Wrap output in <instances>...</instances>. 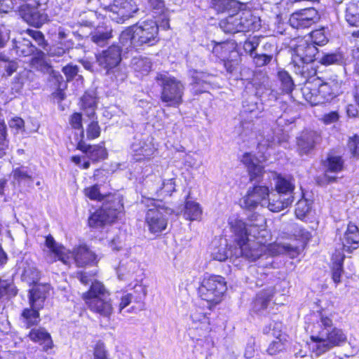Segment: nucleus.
Segmentation results:
<instances>
[{
  "mask_svg": "<svg viewBox=\"0 0 359 359\" xmlns=\"http://www.w3.org/2000/svg\"><path fill=\"white\" fill-rule=\"evenodd\" d=\"M228 223L238 245L233 255L250 261L260 258L261 250L257 247L264 244L269 236L264 217L253 214L249 218V222L245 224L241 219L233 215L229 217Z\"/></svg>",
  "mask_w": 359,
  "mask_h": 359,
  "instance_id": "f257e3e1",
  "label": "nucleus"
},
{
  "mask_svg": "<svg viewBox=\"0 0 359 359\" xmlns=\"http://www.w3.org/2000/svg\"><path fill=\"white\" fill-rule=\"evenodd\" d=\"M311 319L316 323L308 325L306 330L311 332L310 348L316 355L346 342V334L341 329L333 327L332 320L328 316L314 313Z\"/></svg>",
  "mask_w": 359,
  "mask_h": 359,
  "instance_id": "f03ea898",
  "label": "nucleus"
},
{
  "mask_svg": "<svg viewBox=\"0 0 359 359\" xmlns=\"http://www.w3.org/2000/svg\"><path fill=\"white\" fill-rule=\"evenodd\" d=\"M158 25L156 21L147 20L128 27L119 37L122 47L130 51L147 44L152 46L158 41Z\"/></svg>",
  "mask_w": 359,
  "mask_h": 359,
  "instance_id": "7ed1b4c3",
  "label": "nucleus"
},
{
  "mask_svg": "<svg viewBox=\"0 0 359 359\" xmlns=\"http://www.w3.org/2000/svg\"><path fill=\"white\" fill-rule=\"evenodd\" d=\"M46 245L49 249L47 259L50 262L58 259L65 265L70 266L72 263H75L79 267L97 262L96 255L86 245H80L71 252L56 243L51 236L46 238Z\"/></svg>",
  "mask_w": 359,
  "mask_h": 359,
  "instance_id": "20e7f679",
  "label": "nucleus"
},
{
  "mask_svg": "<svg viewBox=\"0 0 359 359\" xmlns=\"http://www.w3.org/2000/svg\"><path fill=\"white\" fill-rule=\"evenodd\" d=\"M79 278L84 285L91 283L89 290L83 294V299L88 308L92 311L104 317L110 316L113 307L109 293L104 285L99 281L94 280L86 273H81Z\"/></svg>",
  "mask_w": 359,
  "mask_h": 359,
  "instance_id": "39448f33",
  "label": "nucleus"
},
{
  "mask_svg": "<svg viewBox=\"0 0 359 359\" xmlns=\"http://www.w3.org/2000/svg\"><path fill=\"white\" fill-rule=\"evenodd\" d=\"M341 81L337 78L323 81L320 78L307 81L302 88L305 100L311 105L329 102L341 93Z\"/></svg>",
  "mask_w": 359,
  "mask_h": 359,
  "instance_id": "423d86ee",
  "label": "nucleus"
},
{
  "mask_svg": "<svg viewBox=\"0 0 359 359\" xmlns=\"http://www.w3.org/2000/svg\"><path fill=\"white\" fill-rule=\"evenodd\" d=\"M219 27L224 32L230 34L255 31L260 28L261 20L250 10H241L222 20Z\"/></svg>",
  "mask_w": 359,
  "mask_h": 359,
  "instance_id": "0eeeda50",
  "label": "nucleus"
},
{
  "mask_svg": "<svg viewBox=\"0 0 359 359\" xmlns=\"http://www.w3.org/2000/svg\"><path fill=\"white\" fill-rule=\"evenodd\" d=\"M50 290L48 284H37L29 290V309H25L21 314L22 322L26 327L36 325L40 321L39 311L43 307L44 301Z\"/></svg>",
  "mask_w": 359,
  "mask_h": 359,
  "instance_id": "6e6552de",
  "label": "nucleus"
},
{
  "mask_svg": "<svg viewBox=\"0 0 359 359\" xmlns=\"http://www.w3.org/2000/svg\"><path fill=\"white\" fill-rule=\"evenodd\" d=\"M142 203L148 208L146 214V223L152 233H159L166 229L168 216L173 210L165 205L161 201L154 198H144Z\"/></svg>",
  "mask_w": 359,
  "mask_h": 359,
  "instance_id": "1a4fd4ad",
  "label": "nucleus"
},
{
  "mask_svg": "<svg viewBox=\"0 0 359 359\" xmlns=\"http://www.w3.org/2000/svg\"><path fill=\"white\" fill-rule=\"evenodd\" d=\"M156 80L161 87V100L168 107H177L182 103L183 83L168 74H158Z\"/></svg>",
  "mask_w": 359,
  "mask_h": 359,
  "instance_id": "9d476101",
  "label": "nucleus"
},
{
  "mask_svg": "<svg viewBox=\"0 0 359 359\" xmlns=\"http://www.w3.org/2000/svg\"><path fill=\"white\" fill-rule=\"evenodd\" d=\"M226 291L225 278L221 276L210 274L204 276L198 290L201 299L212 304L219 303Z\"/></svg>",
  "mask_w": 359,
  "mask_h": 359,
  "instance_id": "9b49d317",
  "label": "nucleus"
},
{
  "mask_svg": "<svg viewBox=\"0 0 359 359\" xmlns=\"http://www.w3.org/2000/svg\"><path fill=\"white\" fill-rule=\"evenodd\" d=\"M214 43L212 53L222 61L226 70L229 73L235 72L240 63V55L236 50V44L231 41L219 43L212 41Z\"/></svg>",
  "mask_w": 359,
  "mask_h": 359,
  "instance_id": "f8f14e48",
  "label": "nucleus"
},
{
  "mask_svg": "<svg viewBox=\"0 0 359 359\" xmlns=\"http://www.w3.org/2000/svg\"><path fill=\"white\" fill-rule=\"evenodd\" d=\"M139 10L133 0H114L105 8V15L117 23H123Z\"/></svg>",
  "mask_w": 359,
  "mask_h": 359,
  "instance_id": "ddd939ff",
  "label": "nucleus"
},
{
  "mask_svg": "<svg viewBox=\"0 0 359 359\" xmlns=\"http://www.w3.org/2000/svg\"><path fill=\"white\" fill-rule=\"evenodd\" d=\"M292 61L300 67V64H309L315 60L318 48L308 39L298 38L294 41Z\"/></svg>",
  "mask_w": 359,
  "mask_h": 359,
  "instance_id": "4468645a",
  "label": "nucleus"
},
{
  "mask_svg": "<svg viewBox=\"0 0 359 359\" xmlns=\"http://www.w3.org/2000/svg\"><path fill=\"white\" fill-rule=\"evenodd\" d=\"M123 208L120 201H117L114 206L105 205L102 208L96 210L88 219L89 226L91 227H101L107 223L112 222Z\"/></svg>",
  "mask_w": 359,
  "mask_h": 359,
  "instance_id": "2eb2a0df",
  "label": "nucleus"
},
{
  "mask_svg": "<svg viewBox=\"0 0 359 359\" xmlns=\"http://www.w3.org/2000/svg\"><path fill=\"white\" fill-rule=\"evenodd\" d=\"M131 153L136 161L150 158L156 150L154 138L149 135L135 137L130 146Z\"/></svg>",
  "mask_w": 359,
  "mask_h": 359,
  "instance_id": "dca6fc26",
  "label": "nucleus"
},
{
  "mask_svg": "<svg viewBox=\"0 0 359 359\" xmlns=\"http://www.w3.org/2000/svg\"><path fill=\"white\" fill-rule=\"evenodd\" d=\"M320 19L317 10L313 8L301 9L293 13L289 19L290 25L295 29H306L316 23Z\"/></svg>",
  "mask_w": 359,
  "mask_h": 359,
  "instance_id": "f3484780",
  "label": "nucleus"
},
{
  "mask_svg": "<svg viewBox=\"0 0 359 359\" xmlns=\"http://www.w3.org/2000/svg\"><path fill=\"white\" fill-rule=\"evenodd\" d=\"M121 52L118 46H111L96 55V62L100 67L106 70V73H110L112 68H116L120 64Z\"/></svg>",
  "mask_w": 359,
  "mask_h": 359,
  "instance_id": "a211bd4d",
  "label": "nucleus"
},
{
  "mask_svg": "<svg viewBox=\"0 0 359 359\" xmlns=\"http://www.w3.org/2000/svg\"><path fill=\"white\" fill-rule=\"evenodd\" d=\"M269 194V187L265 185L255 186L249 189L246 196L241 201V206L245 209L253 210L259 204L262 206L263 201L266 195Z\"/></svg>",
  "mask_w": 359,
  "mask_h": 359,
  "instance_id": "6ab92c4d",
  "label": "nucleus"
},
{
  "mask_svg": "<svg viewBox=\"0 0 359 359\" xmlns=\"http://www.w3.org/2000/svg\"><path fill=\"white\" fill-rule=\"evenodd\" d=\"M344 162L341 156L335 155L333 153H329L325 161L323 162V165L325 169L324 180L325 183H330L336 180V177L330 176L328 172L338 173L343 170ZM320 184H323L324 182L318 181Z\"/></svg>",
  "mask_w": 359,
  "mask_h": 359,
  "instance_id": "aec40b11",
  "label": "nucleus"
},
{
  "mask_svg": "<svg viewBox=\"0 0 359 359\" xmlns=\"http://www.w3.org/2000/svg\"><path fill=\"white\" fill-rule=\"evenodd\" d=\"M293 199V196L285 197L278 193L269 191V194L264 198L262 207L267 208L271 212H278L290 206Z\"/></svg>",
  "mask_w": 359,
  "mask_h": 359,
  "instance_id": "412c9836",
  "label": "nucleus"
},
{
  "mask_svg": "<svg viewBox=\"0 0 359 359\" xmlns=\"http://www.w3.org/2000/svg\"><path fill=\"white\" fill-rule=\"evenodd\" d=\"M228 246L227 241L225 238H220L218 241H214L212 243L211 257L213 259L224 262L227 259H232L233 258H239L240 257H236L234 254L236 247H238L237 244L233 241V246H230L229 249H226Z\"/></svg>",
  "mask_w": 359,
  "mask_h": 359,
  "instance_id": "4be33fe9",
  "label": "nucleus"
},
{
  "mask_svg": "<svg viewBox=\"0 0 359 359\" xmlns=\"http://www.w3.org/2000/svg\"><path fill=\"white\" fill-rule=\"evenodd\" d=\"M320 140V136L316 131H303L297 140V145L300 154H309Z\"/></svg>",
  "mask_w": 359,
  "mask_h": 359,
  "instance_id": "5701e85b",
  "label": "nucleus"
},
{
  "mask_svg": "<svg viewBox=\"0 0 359 359\" xmlns=\"http://www.w3.org/2000/svg\"><path fill=\"white\" fill-rule=\"evenodd\" d=\"M359 243V229L350 223L342 238V254L344 252L351 253L353 250L358 248Z\"/></svg>",
  "mask_w": 359,
  "mask_h": 359,
  "instance_id": "b1692460",
  "label": "nucleus"
},
{
  "mask_svg": "<svg viewBox=\"0 0 359 359\" xmlns=\"http://www.w3.org/2000/svg\"><path fill=\"white\" fill-rule=\"evenodd\" d=\"M189 74L192 79V90L195 93L207 91L208 86L211 81V75L196 69L189 70Z\"/></svg>",
  "mask_w": 359,
  "mask_h": 359,
  "instance_id": "393cba45",
  "label": "nucleus"
},
{
  "mask_svg": "<svg viewBox=\"0 0 359 359\" xmlns=\"http://www.w3.org/2000/svg\"><path fill=\"white\" fill-rule=\"evenodd\" d=\"M241 161L247 167L251 181L257 180L262 175L263 165L261 161L250 153H245Z\"/></svg>",
  "mask_w": 359,
  "mask_h": 359,
  "instance_id": "a878e982",
  "label": "nucleus"
},
{
  "mask_svg": "<svg viewBox=\"0 0 359 359\" xmlns=\"http://www.w3.org/2000/svg\"><path fill=\"white\" fill-rule=\"evenodd\" d=\"M273 294V287H268L259 292L253 302L252 310L260 315L264 314L272 300Z\"/></svg>",
  "mask_w": 359,
  "mask_h": 359,
  "instance_id": "bb28decb",
  "label": "nucleus"
},
{
  "mask_svg": "<svg viewBox=\"0 0 359 359\" xmlns=\"http://www.w3.org/2000/svg\"><path fill=\"white\" fill-rule=\"evenodd\" d=\"M77 149L86 154L92 161H98L104 159L107 153L105 148L101 145H88L82 140L78 143Z\"/></svg>",
  "mask_w": 359,
  "mask_h": 359,
  "instance_id": "cd10ccee",
  "label": "nucleus"
},
{
  "mask_svg": "<svg viewBox=\"0 0 359 359\" xmlns=\"http://www.w3.org/2000/svg\"><path fill=\"white\" fill-rule=\"evenodd\" d=\"M190 318L193 328L209 330V318L204 309L197 306L194 307L191 311Z\"/></svg>",
  "mask_w": 359,
  "mask_h": 359,
  "instance_id": "c85d7f7f",
  "label": "nucleus"
},
{
  "mask_svg": "<svg viewBox=\"0 0 359 359\" xmlns=\"http://www.w3.org/2000/svg\"><path fill=\"white\" fill-rule=\"evenodd\" d=\"M29 337L32 341L41 345L44 351H48L53 346L50 334L44 328L32 329Z\"/></svg>",
  "mask_w": 359,
  "mask_h": 359,
  "instance_id": "c756f323",
  "label": "nucleus"
},
{
  "mask_svg": "<svg viewBox=\"0 0 359 359\" xmlns=\"http://www.w3.org/2000/svg\"><path fill=\"white\" fill-rule=\"evenodd\" d=\"M133 292L122 294L119 304L120 311L128 306L133 299L136 302H140L145 297V289L142 285L136 283L133 287Z\"/></svg>",
  "mask_w": 359,
  "mask_h": 359,
  "instance_id": "7c9ffc66",
  "label": "nucleus"
},
{
  "mask_svg": "<svg viewBox=\"0 0 359 359\" xmlns=\"http://www.w3.org/2000/svg\"><path fill=\"white\" fill-rule=\"evenodd\" d=\"M268 250L272 255L285 254L291 258L297 257L301 251V249L298 246L281 243H275L270 245Z\"/></svg>",
  "mask_w": 359,
  "mask_h": 359,
  "instance_id": "2f4dec72",
  "label": "nucleus"
},
{
  "mask_svg": "<svg viewBox=\"0 0 359 359\" xmlns=\"http://www.w3.org/2000/svg\"><path fill=\"white\" fill-rule=\"evenodd\" d=\"M275 187L279 194L285 197L292 196V194L294 189V180L290 177L278 175L276 178Z\"/></svg>",
  "mask_w": 359,
  "mask_h": 359,
  "instance_id": "473e14b6",
  "label": "nucleus"
},
{
  "mask_svg": "<svg viewBox=\"0 0 359 359\" xmlns=\"http://www.w3.org/2000/svg\"><path fill=\"white\" fill-rule=\"evenodd\" d=\"M345 20L349 25L359 27V1H351L347 4Z\"/></svg>",
  "mask_w": 359,
  "mask_h": 359,
  "instance_id": "72a5a7b5",
  "label": "nucleus"
},
{
  "mask_svg": "<svg viewBox=\"0 0 359 359\" xmlns=\"http://www.w3.org/2000/svg\"><path fill=\"white\" fill-rule=\"evenodd\" d=\"M344 254L336 250V254L333 256V266L332 278L335 284H338L341 282V277L343 273V262L344 259Z\"/></svg>",
  "mask_w": 359,
  "mask_h": 359,
  "instance_id": "f704fd0d",
  "label": "nucleus"
},
{
  "mask_svg": "<svg viewBox=\"0 0 359 359\" xmlns=\"http://www.w3.org/2000/svg\"><path fill=\"white\" fill-rule=\"evenodd\" d=\"M184 215L187 219L197 220L201 217L202 209L198 203L188 201L185 204Z\"/></svg>",
  "mask_w": 359,
  "mask_h": 359,
  "instance_id": "c9c22d12",
  "label": "nucleus"
},
{
  "mask_svg": "<svg viewBox=\"0 0 359 359\" xmlns=\"http://www.w3.org/2000/svg\"><path fill=\"white\" fill-rule=\"evenodd\" d=\"M211 6L218 13L239 8L240 3L235 0H211Z\"/></svg>",
  "mask_w": 359,
  "mask_h": 359,
  "instance_id": "e433bc0d",
  "label": "nucleus"
},
{
  "mask_svg": "<svg viewBox=\"0 0 359 359\" xmlns=\"http://www.w3.org/2000/svg\"><path fill=\"white\" fill-rule=\"evenodd\" d=\"M81 106L88 116L90 118H93L97 106L96 97L89 93L84 94L81 98Z\"/></svg>",
  "mask_w": 359,
  "mask_h": 359,
  "instance_id": "4c0bfd02",
  "label": "nucleus"
},
{
  "mask_svg": "<svg viewBox=\"0 0 359 359\" xmlns=\"http://www.w3.org/2000/svg\"><path fill=\"white\" fill-rule=\"evenodd\" d=\"M131 65L135 72L142 74H147L151 69V62L148 57H134Z\"/></svg>",
  "mask_w": 359,
  "mask_h": 359,
  "instance_id": "58836bf2",
  "label": "nucleus"
},
{
  "mask_svg": "<svg viewBox=\"0 0 359 359\" xmlns=\"http://www.w3.org/2000/svg\"><path fill=\"white\" fill-rule=\"evenodd\" d=\"M283 92L290 93L294 89V81L290 74L284 69L279 70L277 74Z\"/></svg>",
  "mask_w": 359,
  "mask_h": 359,
  "instance_id": "ea45409f",
  "label": "nucleus"
},
{
  "mask_svg": "<svg viewBox=\"0 0 359 359\" xmlns=\"http://www.w3.org/2000/svg\"><path fill=\"white\" fill-rule=\"evenodd\" d=\"M111 37V29L108 28H97L91 34V40L98 46H104Z\"/></svg>",
  "mask_w": 359,
  "mask_h": 359,
  "instance_id": "a19ab883",
  "label": "nucleus"
},
{
  "mask_svg": "<svg viewBox=\"0 0 359 359\" xmlns=\"http://www.w3.org/2000/svg\"><path fill=\"white\" fill-rule=\"evenodd\" d=\"M22 278L28 284L37 285V282L40 278V272L35 267L34 264L27 265V267L24 268L22 273Z\"/></svg>",
  "mask_w": 359,
  "mask_h": 359,
  "instance_id": "79ce46f5",
  "label": "nucleus"
},
{
  "mask_svg": "<svg viewBox=\"0 0 359 359\" xmlns=\"http://www.w3.org/2000/svg\"><path fill=\"white\" fill-rule=\"evenodd\" d=\"M311 210V203L305 198H302L296 204L295 215L296 217L302 220L305 219Z\"/></svg>",
  "mask_w": 359,
  "mask_h": 359,
  "instance_id": "37998d69",
  "label": "nucleus"
},
{
  "mask_svg": "<svg viewBox=\"0 0 359 359\" xmlns=\"http://www.w3.org/2000/svg\"><path fill=\"white\" fill-rule=\"evenodd\" d=\"M319 62L324 65H342L344 57L341 53H327L320 57Z\"/></svg>",
  "mask_w": 359,
  "mask_h": 359,
  "instance_id": "c03bdc74",
  "label": "nucleus"
},
{
  "mask_svg": "<svg viewBox=\"0 0 359 359\" xmlns=\"http://www.w3.org/2000/svg\"><path fill=\"white\" fill-rule=\"evenodd\" d=\"M286 344L285 337H276L269 344L266 351L271 355H276L285 348Z\"/></svg>",
  "mask_w": 359,
  "mask_h": 359,
  "instance_id": "a18cd8bd",
  "label": "nucleus"
},
{
  "mask_svg": "<svg viewBox=\"0 0 359 359\" xmlns=\"http://www.w3.org/2000/svg\"><path fill=\"white\" fill-rule=\"evenodd\" d=\"M17 294L15 287L8 280H0V300L9 298Z\"/></svg>",
  "mask_w": 359,
  "mask_h": 359,
  "instance_id": "49530a36",
  "label": "nucleus"
},
{
  "mask_svg": "<svg viewBox=\"0 0 359 359\" xmlns=\"http://www.w3.org/2000/svg\"><path fill=\"white\" fill-rule=\"evenodd\" d=\"M17 53L21 56H28L33 54L36 48L28 40L24 39L22 43H19V45H16Z\"/></svg>",
  "mask_w": 359,
  "mask_h": 359,
  "instance_id": "de8ad7c7",
  "label": "nucleus"
},
{
  "mask_svg": "<svg viewBox=\"0 0 359 359\" xmlns=\"http://www.w3.org/2000/svg\"><path fill=\"white\" fill-rule=\"evenodd\" d=\"M283 324L280 322L273 321L263 329V332L266 334H271L276 337H285L282 334Z\"/></svg>",
  "mask_w": 359,
  "mask_h": 359,
  "instance_id": "09e8293b",
  "label": "nucleus"
},
{
  "mask_svg": "<svg viewBox=\"0 0 359 359\" xmlns=\"http://www.w3.org/2000/svg\"><path fill=\"white\" fill-rule=\"evenodd\" d=\"M175 191V178L172 177L168 180H163L160 189L157 192H160L158 196L165 195L170 196Z\"/></svg>",
  "mask_w": 359,
  "mask_h": 359,
  "instance_id": "8fccbe9b",
  "label": "nucleus"
},
{
  "mask_svg": "<svg viewBox=\"0 0 359 359\" xmlns=\"http://www.w3.org/2000/svg\"><path fill=\"white\" fill-rule=\"evenodd\" d=\"M110 73H106L110 76L111 79L115 80L116 82H123L127 77L126 69L122 67L120 64L116 68H112Z\"/></svg>",
  "mask_w": 359,
  "mask_h": 359,
  "instance_id": "3c124183",
  "label": "nucleus"
},
{
  "mask_svg": "<svg viewBox=\"0 0 359 359\" xmlns=\"http://www.w3.org/2000/svg\"><path fill=\"white\" fill-rule=\"evenodd\" d=\"M259 45V39L256 36L249 38L246 40L243 46V50L248 53L252 57L256 53L255 50Z\"/></svg>",
  "mask_w": 359,
  "mask_h": 359,
  "instance_id": "603ef678",
  "label": "nucleus"
},
{
  "mask_svg": "<svg viewBox=\"0 0 359 359\" xmlns=\"http://www.w3.org/2000/svg\"><path fill=\"white\" fill-rule=\"evenodd\" d=\"M86 196L91 200L101 201L104 199L105 196L100 193L99 186L97 184L87 187L84 189Z\"/></svg>",
  "mask_w": 359,
  "mask_h": 359,
  "instance_id": "864d4df0",
  "label": "nucleus"
},
{
  "mask_svg": "<svg viewBox=\"0 0 359 359\" xmlns=\"http://www.w3.org/2000/svg\"><path fill=\"white\" fill-rule=\"evenodd\" d=\"M309 39V41L314 46H323L327 42V39L325 35L324 31L322 29H317L312 32Z\"/></svg>",
  "mask_w": 359,
  "mask_h": 359,
  "instance_id": "5fc2aeb1",
  "label": "nucleus"
},
{
  "mask_svg": "<svg viewBox=\"0 0 359 359\" xmlns=\"http://www.w3.org/2000/svg\"><path fill=\"white\" fill-rule=\"evenodd\" d=\"M92 121L88 125L86 128V135L88 140H93L98 137L100 135V128L97 121L91 118Z\"/></svg>",
  "mask_w": 359,
  "mask_h": 359,
  "instance_id": "6e6d98bb",
  "label": "nucleus"
},
{
  "mask_svg": "<svg viewBox=\"0 0 359 359\" xmlns=\"http://www.w3.org/2000/svg\"><path fill=\"white\" fill-rule=\"evenodd\" d=\"M3 68L7 76H11L18 68V64L14 60H8L4 57H0V69Z\"/></svg>",
  "mask_w": 359,
  "mask_h": 359,
  "instance_id": "4d7b16f0",
  "label": "nucleus"
},
{
  "mask_svg": "<svg viewBox=\"0 0 359 359\" xmlns=\"http://www.w3.org/2000/svg\"><path fill=\"white\" fill-rule=\"evenodd\" d=\"M272 55L266 53H255L252 57L253 62L257 67H263L269 64L272 60Z\"/></svg>",
  "mask_w": 359,
  "mask_h": 359,
  "instance_id": "13d9d810",
  "label": "nucleus"
},
{
  "mask_svg": "<svg viewBox=\"0 0 359 359\" xmlns=\"http://www.w3.org/2000/svg\"><path fill=\"white\" fill-rule=\"evenodd\" d=\"M293 236L297 239L301 240L304 243L309 241L311 238V234L309 231L297 225L294 227Z\"/></svg>",
  "mask_w": 359,
  "mask_h": 359,
  "instance_id": "bf43d9fd",
  "label": "nucleus"
},
{
  "mask_svg": "<svg viewBox=\"0 0 359 359\" xmlns=\"http://www.w3.org/2000/svg\"><path fill=\"white\" fill-rule=\"evenodd\" d=\"M281 144L282 140L280 137H272L266 140H263L258 144L259 151H262L263 149L266 147V150L273 148L276 144Z\"/></svg>",
  "mask_w": 359,
  "mask_h": 359,
  "instance_id": "052dcab7",
  "label": "nucleus"
},
{
  "mask_svg": "<svg viewBox=\"0 0 359 359\" xmlns=\"http://www.w3.org/2000/svg\"><path fill=\"white\" fill-rule=\"evenodd\" d=\"M348 147L353 156H359V136L354 135L348 142Z\"/></svg>",
  "mask_w": 359,
  "mask_h": 359,
  "instance_id": "680f3d73",
  "label": "nucleus"
},
{
  "mask_svg": "<svg viewBox=\"0 0 359 359\" xmlns=\"http://www.w3.org/2000/svg\"><path fill=\"white\" fill-rule=\"evenodd\" d=\"M148 4L156 14H163L165 4L163 0H148Z\"/></svg>",
  "mask_w": 359,
  "mask_h": 359,
  "instance_id": "e2e57ef3",
  "label": "nucleus"
},
{
  "mask_svg": "<svg viewBox=\"0 0 359 359\" xmlns=\"http://www.w3.org/2000/svg\"><path fill=\"white\" fill-rule=\"evenodd\" d=\"M27 34L31 36L39 46H43L44 45V37L41 32L33 29H27Z\"/></svg>",
  "mask_w": 359,
  "mask_h": 359,
  "instance_id": "0e129e2a",
  "label": "nucleus"
},
{
  "mask_svg": "<svg viewBox=\"0 0 359 359\" xmlns=\"http://www.w3.org/2000/svg\"><path fill=\"white\" fill-rule=\"evenodd\" d=\"M339 118V116L337 111H331L328 114H324L321 120L325 124L330 125L338 121Z\"/></svg>",
  "mask_w": 359,
  "mask_h": 359,
  "instance_id": "69168bd1",
  "label": "nucleus"
},
{
  "mask_svg": "<svg viewBox=\"0 0 359 359\" xmlns=\"http://www.w3.org/2000/svg\"><path fill=\"white\" fill-rule=\"evenodd\" d=\"M71 126L75 129H82V116L80 113L73 114L69 120Z\"/></svg>",
  "mask_w": 359,
  "mask_h": 359,
  "instance_id": "338daca9",
  "label": "nucleus"
},
{
  "mask_svg": "<svg viewBox=\"0 0 359 359\" xmlns=\"http://www.w3.org/2000/svg\"><path fill=\"white\" fill-rule=\"evenodd\" d=\"M62 72L65 74L67 79L69 81L73 79L78 73V67L74 65H67L62 69Z\"/></svg>",
  "mask_w": 359,
  "mask_h": 359,
  "instance_id": "774afa93",
  "label": "nucleus"
}]
</instances>
